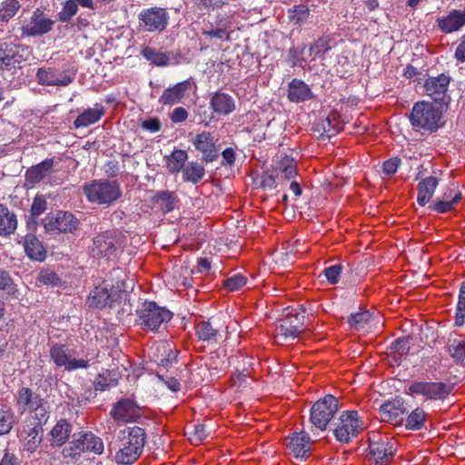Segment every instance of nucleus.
Masks as SVG:
<instances>
[{"label": "nucleus", "mask_w": 465, "mask_h": 465, "mask_svg": "<svg viewBox=\"0 0 465 465\" xmlns=\"http://www.w3.org/2000/svg\"><path fill=\"white\" fill-rule=\"evenodd\" d=\"M17 228V218L14 212L0 203V235L4 237L13 234Z\"/></svg>", "instance_id": "28"}, {"label": "nucleus", "mask_w": 465, "mask_h": 465, "mask_svg": "<svg viewBox=\"0 0 465 465\" xmlns=\"http://www.w3.org/2000/svg\"><path fill=\"white\" fill-rule=\"evenodd\" d=\"M452 387L442 381H414L409 387V394L421 395L426 400H444L451 392Z\"/></svg>", "instance_id": "9"}, {"label": "nucleus", "mask_w": 465, "mask_h": 465, "mask_svg": "<svg viewBox=\"0 0 465 465\" xmlns=\"http://www.w3.org/2000/svg\"><path fill=\"white\" fill-rule=\"evenodd\" d=\"M47 201L45 195L36 194L33 200L30 208L31 218H35L43 214L47 210Z\"/></svg>", "instance_id": "51"}, {"label": "nucleus", "mask_w": 465, "mask_h": 465, "mask_svg": "<svg viewBox=\"0 0 465 465\" xmlns=\"http://www.w3.org/2000/svg\"><path fill=\"white\" fill-rule=\"evenodd\" d=\"M87 200L97 204H110L121 195V189L116 181L94 180L83 186Z\"/></svg>", "instance_id": "4"}, {"label": "nucleus", "mask_w": 465, "mask_h": 465, "mask_svg": "<svg viewBox=\"0 0 465 465\" xmlns=\"http://www.w3.org/2000/svg\"><path fill=\"white\" fill-rule=\"evenodd\" d=\"M196 335L199 340L208 342H217L220 337L219 331L210 322L202 321L197 323Z\"/></svg>", "instance_id": "38"}, {"label": "nucleus", "mask_w": 465, "mask_h": 465, "mask_svg": "<svg viewBox=\"0 0 465 465\" xmlns=\"http://www.w3.org/2000/svg\"><path fill=\"white\" fill-rule=\"evenodd\" d=\"M38 281L45 285H52V286H56L61 282L58 275L50 270L42 271L38 276Z\"/></svg>", "instance_id": "59"}, {"label": "nucleus", "mask_w": 465, "mask_h": 465, "mask_svg": "<svg viewBox=\"0 0 465 465\" xmlns=\"http://www.w3.org/2000/svg\"><path fill=\"white\" fill-rule=\"evenodd\" d=\"M138 18L147 31L162 32L167 26L169 15L164 8L155 6L142 11Z\"/></svg>", "instance_id": "15"}, {"label": "nucleus", "mask_w": 465, "mask_h": 465, "mask_svg": "<svg viewBox=\"0 0 465 465\" xmlns=\"http://www.w3.org/2000/svg\"><path fill=\"white\" fill-rule=\"evenodd\" d=\"M142 55L151 64L157 66H165L169 64L171 59L176 60V56L173 52L162 53L149 46L142 50Z\"/></svg>", "instance_id": "34"}, {"label": "nucleus", "mask_w": 465, "mask_h": 465, "mask_svg": "<svg viewBox=\"0 0 465 465\" xmlns=\"http://www.w3.org/2000/svg\"><path fill=\"white\" fill-rule=\"evenodd\" d=\"M54 159L46 158L40 163L27 169L25 173V181L31 185H35L44 180L53 172Z\"/></svg>", "instance_id": "22"}, {"label": "nucleus", "mask_w": 465, "mask_h": 465, "mask_svg": "<svg viewBox=\"0 0 465 465\" xmlns=\"http://www.w3.org/2000/svg\"><path fill=\"white\" fill-rule=\"evenodd\" d=\"M371 321L372 317L370 312L359 307L357 312H351V331L352 329L356 331L364 330L370 327Z\"/></svg>", "instance_id": "39"}, {"label": "nucleus", "mask_w": 465, "mask_h": 465, "mask_svg": "<svg viewBox=\"0 0 465 465\" xmlns=\"http://www.w3.org/2000/svg\"><path fill=\"white\" fill-rule=\"evenodd\" d=\"M246 284V278L242 274H234L227 278L223 285L229 291H237Z\"/></svg>", "instance_id": "57"}, {"label": "nucleus", "mask_w": 465, "mask_h": 465, "mask_svg": "<svg viewBox=\"0 0 465 465\" xmlns=\"http://www.w3.org/2000/svg\"><path fill=\"white\" fill-rule=\"evenodd\" d=\"M188 154L184 150H174L170 155L166 156L167 169L172 173H176L186 165Z\"/></svg>", "instance_id": "37"}, {"label": "nucleus", "mask_w": 465, "mask_h": 465, "mask_svg": "<svg viewBox=\"0 0 465 465\" xmlns=\"http://www.w3.org/2000/svg\"><path fill=\"white\" fill-rule=\"evenodd\" d=\"M103 450L104 443L101 438L91 431H81L73 435V440L63 449L62 455L64 459L77 460L84 452L101 454Z\"/></svg>", "instance_id": "3"}, {"label": "nucleus", "mask_w": 465, "mask_h": 465, "mask_svg": "<svg viewBox=\"0 0 465 465\" xmlns=\"http://www.w3.org/2000/svg\"><path fill=\"white\" fill-rule=\"evenodd\" d=\"M338 410V399L331 394L326 395L312 406L310 421L317 429L324 430Z\"/></svg>", "instance_id": "6"}, {"label": "nucleus", "mask_w": 465, "mask_h": 465, "mask_svg": "<svg viewBox=\"0 0 465 465\" xmlns=\"http://www.w3.org/2000/svg\"><path fill=\"white\" fill-rule=\"evenodd\" d=\"M312 130L316 137L323 139L335 135L339 131V127L337 124H332L330 116H327L316 122Z\"/></svg>", "instance_id": "35"}, {"label": "nucleus", "mask_w": 465, "mask_h": 465, "mask_svg": "<svg viewBox=\"0 0 465 465\" xmlns=\"http://www.w3.org/2000/svg\"><path fill=\"white\" fill-rule=\"evenodd\" d=\"M341 271L342 266L341 264H335L326 267L322 273L325 276L330 284H336L340 281Z\"/></svg>", "instance_id": "56"}, {"label": "nucleus", "mask_w": 465, "mask_h": 465, "mask_svg": "<svg viewBox=\"0 0 465 465\" xmlns=\"http://www.w3.org/2000/svg\"><path fill=\"white\" fill-rule=\"evenodd\" d=\"M425 420V411L421 408H416L407 417L405 426L408 430H419L423 427Z\"/></svg>", "instance_id": "44"}, {"label": "nucleus", "mask_w": 465, "mask_h": 465, "mask_svg": "<svg viewBox=\"0 0 465 465\" xmlns=\"http://www.w3.org/2000/svg\"><path fill=\"white\" fill-rule=\"evenodd\" d=\"M305 319L306 316L301 312H292L289 308L284 309L282 318L276 325L277 335L285 340L296 338L304 330L302 326Z\"/></svg>", "instance_id": "12"}, {"label": "nucleus", "mask_w": 465, "mask_h": 465, "mask_svg": "<svg viewBox=\"0 0 465 465\" xmlns=\"http://www.w3.org/2000/svg\"><path fill=\"white\" fill-rule=\"evenodd\" d=\"M407 412V409L404 407L401 400H395L393 401H388L383 403L380 408V415L383 421L388 422H399L404 413Z\"/></svg>", "instance_id": "25"}, {"label": "nucleus", "mask_w": 465, "mask_h": 465, "mask_svg": "<svg viewBox=\"0 0 465 465\" xmlns=\"http://www.w3.org/2000/svg\"><path fill=\"white\" fill-rule=\"evenodd\" d=\"M193 5L200 8H221L227 5L230 0H192Z\"/></svg>", "instance_id": "61"}, {"label": "nucleus", "mask_w": 465, "mask_h": 465, "mask_svg": "<svg viewBox=\"0 0 465 465\" xmlns=\"http://www.w3.org/2000/svg\"><path fill=\"white\" fill-rule=\"evenodd\" d=\"M369 423L358 411H351V437H355L361 433Z\"/></svg>", "instance_id": "47"}, {"label": "nucleus", "mask_w": 465, "mask_h": 465, "mask_svg": "<svg viewBox=\"0 0 465 465\" xmlns=\"http://www.w3.org/2000/svg\"><path fill=\"white\" fill-rule=\"evenodd\" d=\"M191 435V440L195 442H201L209 434L206 430V426L203 423H198L193 425V430L189 432Z\"/></svg>", "instance_id": "62"}, {"label": "nucleus", "mask_w": 465, "mask_h": 465, "mask_svg": "<svg viewBox=\"0 0 465 465\" xmlns=\"http://www.w3.org/2000/svg\"><path fill=\"white\" fill-rule=\"evenodd\" d=\"M450 76L445 74L429 77L424 84L426 94L435 102H442L450 84Z\"/></svg>", "instance_id": "18"}, {"label": "nucleus", "mask_w": 465, "mask_h": 465, "mask_svg": "<svg viewBox=\"0 0 465 465\" xmlns=\"http://www.w3.org/2000/svg\"><path fill=\"white\" fill-rule=\"evenodd\" d=\"M30 411L34 412V415L31 419L26 420V422L35 423V425H40L43 428V425L49 419L50 412L48 402L44 399Z\"/></svg>", "instance_id": "42"}, {"label": "nucleus", "mask_w": 465, "mask_h": 465, "mask_svg": "<svg viewBox=\"0 0 465 465\" xmlns=\"http://www.w3.org/2000/svg\"><path fill=\"white\" fill-rule=\"evenodd\" d=\"M157 351H163V354L164 355L163 358L159 359V365L167 368L169 366H172L173 363L176 361V355L174 354L169 344H163L161 346H158Z\"/></svg>", "instance_id": "53"}, {"label": "nucleus", "mask_w": 465, "mask_h": 465, "mask_svg": "<svg viewBox=\"0 0 465 465\" xmlns=\"http://www.w3.org/2000/svg\"><path fill=\"white\" fill-rule=\"evenodd\" d=\"M54 21L37 8L28 19H25L20 27L21 37H41L53 30Z\"/></svg>", "instance_id": "8"}, {"label": "nucleus", "mask_w": 465, "mask_h": 465, "mask_svg": "<svg viewBox=\"0 0 465 465\" xmlns=\"http://www.w3.org/2000/svg\"><path fill=\"white\" fill-rule=\"evenodd\" d=\"M21 5L17 0H6L0 7V22H7L15 15Z\"/></svg>", "instance_id": "45"}, {"label": "nucleus", "mask_w": 465, "mask_h": 465, "mask_svg": "<svg viewBox=\"0 0 465 465\" xmlns=\"http://www.w3.org/2000/svg\"><path fill=\"white\" fill-rule=\"evenodd\" d=\"M183 180L184 182L198 183L204 176V167L197 162H189L183 169Z\"/></svg>", "instance_id": "36"}, {"label": "nucleus", "mask_w": 465, "mask_h": 465, "mask_svg": "<svg viewBox=\"0 0 465 465\" xmlns=\"http://www.w3.org/2000/svg\"><path fill=\"white\" fill-rule=\"evenodd\" d=\"M331 47L328 45V42L322 38L318 39L313 45H312L309 48V55L312 60H315L317 57L322 56L325 54Z\"/></svg>", "instance_id": "54"}, {"label": "nucleus", "mask_w": 465, "mask_h": 465, "mask_svg": "<svg viewBox=\"0 0 465 465\" xmlns=\"http://www.w3.org/2000/svg\"><path fill=\"white\" fill-rule=\"evenodd\" d=\"M68 351V347L64 344L54 343L51 346L50 357L57 367H64L68 371L76 369H86L88 367V361L71 359Z\"/></svg>", "instance_id": "14"}, {"label": "nucleus", "mask_w": 465, "mask_h": 465, "mask_svg": "<svg viewBox=\"0 0 465 465\" xmlns=\"http://www.w3.org/2000/svg\"><path fill=\"white\" fill-rule=\"evenodd\" d=\"M104 108L96 104L94 107L84 110L74 120V124L75 128L86 127L98 122L104 114Z\"/></svg>", "instance_id": "31"}, {"label": "nucleus", "mask_w": 465, "mask_h": 465, "mask_svg": "<svg viewBox=\"0 0 465 465\" xmlns=\"http://www.w3.org/2000/svg\"><path fill=\"white\" fill-rule=\"evenodd\" d=\"M438 25L446 34L460 30L465 25V10H452L447 16L438 18Z\"/></svg>", "instance_id": "23"}, {"label": "nucleus", "mask_w": 465, "mask_h": 465, "mask_svg": "<svg viewBox=\"0 0 465 465\" xmlns=\"http://www.w3.org/2000/svg\"><path fill=\"white\" fill-rule=\"evenodd\" d=\"M78 5L74 0H67L63 6L62 11L59 13V21L65 23L69 22L71 18L77 13Z\"/></svg>", "instance_id": "52"}, {"label": "nucleus", "mask_w": 465, "mask_h": 465, "mask_svg": "<svg viewBox=\"0 0 465 465\" xmlns=\"http://www.w3.org/2000/svg\"><path fill=\"white\" fill-rule=\"evenodd\" d=\"M282 174L285 180H291L296 175V163L292 159H284L281 163Z\"/></svg>", "instance_id": "58"}, {"label": "nucleus", "mask_w": 465, "mask_h": 465, "mask_svg": "<svg viewBox=\"0 0 465 465\" xmlns=\"http://www.w3.org/2000/svg\"><path fill=\"white\" fill-rule=\"evenodd\" d=\"M126 296L127 292L124 281H118L115 286L104 281L102 285L96 286L91 291L87 303L89 307L97 309L114 307L116 302L125 299Z\"/></svg>", "instance_id": "2"}, {"label": "nucleus", "mask_w": 465, "mask_h": 465, "mask_svg": "<svg viewBox=\"0 0 465 465\" xmlns=\"http://www.w3.org/2000/svg\"><path fill=\"white\" fill-rule=\"evenodd\" d=\"M116 241L109 232L98 234L93 241L92 252L94 257L104 256L110 258L116 251Z\"/></svg>", "instance_id": "19"}, {"label": "nucleus", "mask_w": 465, "mask_h": 465, "mask_svg": "<svg viewBox=\"0 0 465 465\" xmlns=\"http://www.w3.org/2000/svg\"><path fill=\"white\" fill-rule=\"evenodd\" d=\"M309 9L305 5L295 6L294 9L289 10V19L294 24H301L307 19Z\"/></svg>", "instance_id": "55"}, {"label": "nucleus", "mask_w": 465, "mask_h": 465, "mask_svg": "<svg viewBox=\"0 0 465 465\" xmlns=\"http://www.w3.org/2000/svg\"><path fill=\"white\" fill-rule=\"evenodd\" d=\"M465 322V282H462L460 288L459 302L457 304L455 324L462 326Z\"/></svg>", "instance_id": "49"}, {"label": "nucleus", "mask_w": 465, "mask_h": 465, "mask_svg": "<svg viewBox=\"0 0 465 465\" xmlns=\"http://www.w3.org/2000/svg\"><path fill=\"white\" fill-rule=\"evenodd\" d=\"M287 445L296 458L304 459L310 455L311 438L306 431L293 433Z\"/></svg>", "instance_id": "20"}, {"label": "nucleus", "mask_w": 465, "mask_h": 465, "mask_svg": "<svg viewBox=\"0 0 465 465\" xmlns=\"http://www.w3.org/2000/svg\"><path fill=\"white\" fill-rule=\"evenodd\" d=\"M37 81L43 85L67 86L73 82V78L68 75H58L52 69H38L36 73Z\"/></svg>", "instance_id": "27"}, {"label": "nucleus", "mask_w": 465, "mask_h": 465, "mask_svg": "<svg viewBox=\"0 0 465 465\" xmlns=\"http://www.w3.org/2000/svg\"><path fill=\"white\" fill-rule=\"evenodd\" d=\"M369 450L375 465H390L397 448L393 441L383 440L378 433L373 432L368 438Z\"/></svg>", "instance_id": "11"}, {"label": "nucleus", "mask_w": 465, "mask_h": 465, "mask_svg": "<svg viewBox=\"0 0 465 465\" xmlns=\"http://www.w3.org/2000/svg\"><path fill=\"white\" fill-rule=\"evenodd\" d=\"M43 400L40 395L33 393L28 388L23 387L18 391L17 404L22 407L24 411H30Z\"/></svg>", "instance_id": "41"}, {"label": "nucleus", "mask_w": 465, "mask_h": 465, "mask_svg": "<svg viewBox=\"0 0 465 465\" xmlns=\"http://www.w3.org/2000/svg\"><path fill=\"white\" fill-rule=\"evenodd\" d=\"M461 199V193L456 192L453 198L450 200L443 199L435 202L433 204L429 206L430 210L436 211L437 213H443L453 208V205Z\"/></svg>", "instance_id": "46"}, {"label": "nucleus", "mask_w": 465, "mask_h": 465, "mask_svg": "<svg viewBox=\"0 0 465 465\" xmlns=\"http://www.w3.org/2000/svg\"><path fill=\"white\" fill-rule=\"evenodd\" d=\"M26 255L35 261L42 262L45 259V249L43 243L34 234H27L24 242Z\"/></svg>", "instance_id": "32"}, {"label": "nucleus", "mask_w": 465, "mask_h": 465, "mask_svg": "<svg viewBox=\"0 0 465 465\" xmlns=\"http://www.w3.org/2000/svg\"><path fill=\"white\" fill-rule=\"evenodd\" d=\"M311 88L300 79H292L288 86V99L292 103H301L312 98Z\"/></svg>", "instance_id": "26"}, {"label": "nucleus", "mask_w": 465, "mask_h": 465, "mask_svg": "<svg viewBox=\"0 0 465 465\" xmlns=\"http://www.w3.org/2000/svg\"><path fill=\"white\" fill-rule=\"evenodd\" d=\"M153 199L164 213L173 211L177 201L175 193L170 191L158 192Z\"/></svg>", "instance_id": "43"}, {"label": "nucleus", "mask_w": 465, "mask_h": 465, "mask_svg": "<svg viewBox=\"0 0 465 465\" xmlns=\"http://www.w3.org/2000/svg\"><path fill=\"white\" fill-rule=\"evenodd\" d=\"M189 87L190 83L188 81L178 83L174 86L164 90V92L163 93L159 99V102L163 104L167 105H172L176 103H179L184 96V94L189 89Z\"/></svg>", "instance_id": "30"}, {"label": "nucleus", "mask_w": 465, "mask_h": 465, "mask_svg": "<svg viewBox=\"0 0 465 465\" xmlns=\"http://www.w3.org/2000/svg\"><path fill=\"white\" fill-rule=\"evenodd\" d=\"M19 45L4 43L0 45V63L1 66L7 70L15 68L24 60L23 54L19 53Z\"/></svg>", "instance_id": "21"}, {"label": "nucleus", "mask_w": 465, "mask_h": 465, "mask_svg": "<svg viewBox=\"0 0 465 465\" xmlns=\"http://www.w3.org/2000/svg\"><path fill=\"white\" fill-rule=\"evenodd\" d=\"M210 105L214 113L221 115H228L235 110L234 99L223 92H216L212 95Z\"/></svg>", "instance_id": "24"}, {"label": "nucleus", "mask_w": 465, "mask_h": 465, "mask_svg": "<svg viewBox=\"0 0 465 465\" xmlns=\"http://www.w3.org/2000/svg\"><path fill=\"white\" fill-rule=\"evenodd\" d=\"M162 124L160 120L156 117H151L142 122L141 127L144 130H147L151 133H156L160 131Z\"/></svg>", "instance_id": "64"}, {"label": "nucleus", "mask_w": 465, "mask_h": 465, "mask_svg": "<svg viewBox=\"0 0 465 465\" xmlns=\"http://www.w3.org/2000/svg\"><path fill=\"white\" fill-rule=\"evenodd\" d=\"M139 405L134 401L124 398L113 405L110 416L117 424L134 422L141 417Z\"/></svg>", "instance_id": "13"}, {"label": "nucleus", "mask_w": 465, "mask_h": 465, "mask_svg": "<svg viewBox=\"0 0 465 465\" xmlns=\"http://www.w3.org/2000/svg\"><path fill=\"white\" fill-rule=\"evenodd\" d=\"M438 183V179L434 176H429L419 183L417 202L420 206L426 205L431 200Z\"/></svg>", "instance_id": "29"}, {"label": "nucleus", "mask_w": 465, "mask_h": 465, "mask_svg": "<svg viewBox=\"0 0 465 465\" xmlns=\"http://www.w3.org/2000/svg\"><path fill=\"white\" fill-rule=\"evenodd\" d=\"M137 314L139 323L143 329L153 331H157L163 323L172 319L171 312L159 307L153 302H145L142 308L137 311Z\"/></svg>", "instance_id": "7"}, {"label": "nucleus", "mask_w": 465, "mask_h": 465, "mask_svg": "<svg viewBox=\"0 0 465 465\" xmlns=\"http://www.w3.org/2000/svg\"><path fill=\"white\" fill-rule=\"evenodd\" d=\"M43 225L46 232L67 233L77 230L79 221L71 213L58 211L48 214L43 220Z\"/></svg>", "instance_id": "10"}, {"label": "nucleus", "mask_w": 465, "mask_h": 465, "mask_svg": "<svg viewBox=\"0 0 465 465\" xmlns=\"http://www.w3.org/2000/svg\"><path fill=\"white\" fill-rule=\"evenodd\" d=\"M119 450L115 454V461L124 465L134 463L142 454L146 433L138 426L128 427L118 433Z\"/></svg>", "instance_id": "1"}, {"label": "nucleus", "mask_w": 465, "mask_h": 465, "mask_svg": "<svg viewBox=\"0 0 465 465\" xmlns=\"http://www.w3.org/2000/svg\"><path fill=\"white\" fill-rule=\"evenodd\" d=\"M18 437L25 441L24 449L33 453L41 444L44 438V430L40 425L26 422L19 430Z\"/></svg>", "instance_id": "17"}, {"label": "nucleus", "mask_w": 465, "mask_h": 465, "mask_svg": "<svg viewBox=\"0 0 465 465\" xmlns=\"http://www.w3.org/2000/svg\"><path fill=\"white\" fill-rule=\"evenodd\" d=\"M195 149L203 153V161L211 163L218 158L217 139L210 132H202L193 139Z\"/></svg>", "instance_id": "16"}, {"label": "nucleus", "mask_w": 465, "mask_h": 465, "mask_svg": "<svg viewBox=\"0 0 465 465\" xmlns=\"http://www.w3.org/2000/svg\"><path fill=\"white\" fill-rule=\"evenodd\" d=\"M209 25H213V26L214 28H221L223 31H225L226 33H230L231 32V27H232L231 20L229 19V17L224 16V15H223L221 14H218L215 16L214 22L213 23H209Z\"/></svg>", "instance_id": "63"}, {"label": "nucleus", "mask_w": 465, "mask_h": 465, "mask_svg": "<svg viewBox=\"0 0 465 465\" xmlns=\"http://www.w3.org/2000/svg\"><path fill=\"white\" fill-rule=\"evenodd\" d=\"M203 35L205 36H209L211 38H216V39H230V33H226L221 28H214L213 25H206L204 28H203Z\"/></svg>", "instance_id": "60"}, {"label": "nucleus", "mask_w": 465, "mask_h": 465, "mask_svg": "<svg viewBox=\"0 0 465 465\" xmlns=\"http://www.w3.org/2000/svg\"><path fill=\"white\" fill-rule=\"evenodd\" d=\"M72 432V425L65 420H60L52 429L51 444L54 446H62L68 440Z\"/></svg>", "instance_id": "33"}, {"label": "nucleus", "mask_w": 465, "mask_h": 465, "mask_svg": "<svg viewBox=\"0 0 465 465\" xmlns=\"http://www.w3.org/2000/svg\"><path fill=\"white\" fill-rule=\"evenodd\" d=\"M333 425V434L336 440L341 442H349V411H343Z\"/></svg>", "instance_id": "40"}, {"label": "nucleus", "mask_w": 465, "mask_h": 465, "mask_svg": "<svg viewBox=\"0 0 465 465\" xmlns=\"http://www.w3.org/2000/svg\"><path fill=\"white\" fill-rule=\"evenodd\" d=\"M440 111L427 102L416 103L410 115V122L413 127L430 132L436 131L440 126Z\"/></svg>", "instance_id": "5"}, {"label": "nucleus", "mask_w": 465, "mask_h": 465, "mask_svg": "<svg viewBox=\"0 0 465 465\" xmlns=\"http://www.w3.org/2000/svg\"><path fill=\"white\" fill-rule=\"evenodd\" d=\"M448 351L456 361L465 360V341L453 340L448 346Z\"/></svg>", "instance_id": "50"}, {"label": "nucleus", "mask_w": 465, "mask_h": 465, "mask_svg": "<svg viewBox=\"0 0 465 465\" xmlns=\"http://www.w3.org/2000/svg\"><path fill=\"white\" fill-rule=\"evenodd\" d=\"M14 423V413L10 410H0V436L9 433Z\"/></svg>", "instance_id": "48"}]
</instances>
